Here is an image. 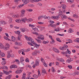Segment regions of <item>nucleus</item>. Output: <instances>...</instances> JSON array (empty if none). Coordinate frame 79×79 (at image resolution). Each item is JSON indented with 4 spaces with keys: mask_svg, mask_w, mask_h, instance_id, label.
<instances>
[{
    "mask_svg": "<svg viewBox=\"0 0 79 79\" xmlns=\"http://www.w3.org/2000/svg\"><path fill=\"white\" fill-rule=\"evenodd\" d=\"M35 62V63L32 66L33 68H35V67H36L37 66L39 65V62L38 61V60H36Z\"/></svg>",
    "mask_w": 79,
    "mask_h": 79,
    "instance_id": "obj_1",
    "label": "nucleus"
},
{
    "mask_svg": "<svg viewBox=\"0 0 79 79\" xmlns=\"http://www.w3.org/2000/svg\"><path fill=\"white\" fill-rule=\"evenodd\" d=\"M23 71V70L20 69V68L18 69L16 71H15V73L16 74H20V73H21Z\"/></svg>",
    "mask_w": 79,
    "mask_h": 79,
    "instance_id": "obj_2",
    "label": "nucleus"
},
{
    "mask_svg": "<svg viewBox=\"0 0 79 79\" xmlns=\"http://www.w3.org/2000/svg\"><path fill=\"white\" fill-rule=\"evenodd\" d=\"M22 1L24 3H25V5H27L28 3L30 2L31 0H22Z\"/></svg>",
    "mask_w": 79,
    "mask_h": 79,
    "instance_id": "obj_3",
    "label": "nucleus"
},
{
    "mask_svg": "<svg viewBox=\"0 0 79 79\" xmlns=\"http://www.w3.org/2000/svg\"><path fill=\"white\" fill-rule=\"evenodd\" d=\"M47 74V72L44 69H42V76H44L45 74Z\"/></svg>",
    "mask_w": 79,
    "mask_h": 79,
    "instance_id": "obj_4",
    "label": "nucleus"
},
{
    "mask_svg": "<svg viewBox=\"0 0 79 79\" xmlns=\"http://www.w3.org/2000/svg\"><path fill=\"white\" fill-rule=\"evenodd\" d=\"M28 40L29 41H30L31 42L32 44L34 43V40L32 39V38H31V37H29Z\"/></svg>",
    "mask_w": 79,
    "mask_h": 79,
    "instance_id": "obj_5",
    "label": "nucleus"
},
{
    "mask_svg": "<svg viewBox=\"0 0 79 79\" xmlns=\"http://www.w3.org/2000/svg\"><path fill=\"white\" fill-rule=\"evenodd\" d=\"M32 44H33V45H34V46H33L34 48H35V47L36 48H39V46H38V44H37V43H35V42H34Z\"/></svg>",
    "mask_w": 79,
    "mask_h": 79,
    "instance_id": "obj_6",
    "label": "nucleus"
},
{
    "mask_svg": "<svg viewBox=\"0 0 79 79\" xmlns=\"http://www.w3.org/2000/svg\"><path fill=\"white\" fill-rule=\"evenodd\" d=\"M66 8V6L64 4H63L62 5V9H63V12H64L65 11V9Z\"/></svg>",
    "mask_w": 79,
    "mask_h": 79,
    "instance_id": "obj_7",
    "label": "nucleus"
},
{
    "mask_svg": "<svg viewBox=\"0 0 79 79\" xmlns=\"http://www.w3.org/2000/svg\"><path fill=\"white\" fill-rule=\"evenodd\" d=\"M53 50L55 52H56V53H59L60 52V51L59 50H58L56 48H52Z\"/></svg>",
    "mask_w": 79,
    "mask_h": 79,
    "instance_id": "obj_8",
    "label": "nucleus"
},
{
    "mask_svg": "<svg viewBox=\"0 0 79 79\" xmlns=\"http://www.w3.org/2000/svg\"><path fill=\"white\" fill-rule=\"evenodd\" d=\"M10 68H18V66L15 64H13L10 66Z\"/></svg>",
    "mask_w": 79,
    "mask_h": 79,
    "instance_id": "obj_9",
    "label": "nucleus"
},
{
    "mask_svg": "<svg viewBox=\"0 0 79 79\" xmlns=\"http://www.w3.org/2000/svg\"><path fill=\"white\" fill-rule=\"evenodd\" d=\"M12 16L13 18H18L19 17V15L18 14H14Z\"/></svg>",
    "mask_w": 79,
    "mask_h": 79,
    "instance_id": "obj_10",
    "label": "nucleus"
},
{
    "mask_svg": "<svg viewBox=\"0 0 79 79\" xmlns=\"http://www.w3.org/2000/svg\"><path fill=\"white\" fill-rule=\"evenodd\" d=\"M3 71L4 73L6 75H9V74H10V73H9V72H8V71H7L8 72H7V71H5V70H3Z\"/></svg>",
    "mask_w": 79,
    "mask_h": 79,
    "instance_id": "obj_11",
    "label": "nucleus"
},
{
    "mask_svg": "<svg viewBox=\"0 0 79 79\" xmlns=\"http://www.w3.org/2000/svg\"><path fill=\"white\" fill-rule=\"evenodd\" d=\"M60 17L62 18V19H67V17H66V16L64 15H60Z\"/></svg>",
    "mask_w": 79,
    "mask_h": 79,
    "instance_id": "obj_12",
    "label": "nucleus"
},
{
    "mask_svg": "<svg viewBox=\"0 0 79 79\" xmlns=\"http://www.w3.org/2000/svg\"><path fill=\"white\" fill-rule=\"evenodd\" d=\"M65 52L66 55H68V54H69V55H70V54H71V52L69 50L68 48L67 49V51L66 52Z\"/></svg>",
    "mask_w": 79,
    "mask_h": 79,
    "instance_id": "obj_13",
    "label": "nucleus"
},
{
    "mask_svg": "<svg viewBox=\"0 0 79 79\" xmlns=\"http://www.w3.org/2000/svg\"><path fill=\"white\" fill-rule=\"evenodd\" d=\"M37 51H35V52H33L32 53V55L33 56H35V55H37Z\"/></svg>",
    "mask_w": 79,
    "mask_h": 79,
    "instance_id": "obj_14",
    "label": "nucleus"
},
{
    "mask_svg": "<svg viewBox=\"0 0 79 79\" xmlns=\"http://www.w3.org/2000/svg\"><path fill=\"white\" fill-rule=\"evenodd\" d=\"M24 5V4H22V5H20L19 6H18L17 7V8L18 9H19L21 8H22L23 6Z\"/></svg>",
    "mask_w": 79,
    "mask_h": 79,
    "instance_id": "obj_15",
    "label": "nucleus"
},
{
    "mask_svg": "<svg viewBox=\"0 0 79 79\" xmlns=\"http://www.w3.org/2000/svg\"><path fill=\"white\" fill-rule=\"evenodd\" d=\"M26 78V73H23V77L22 79H25Z\"/></svg>",
    "mask_w": 79,
    "mask_h": 79,
    "instance_id": "obj_16",
    "label": "nucleus"
},
{
    "mask_svg": "<svg viewBox=\"0 0 79 79\" xmlns=\"http://www.w3.org/2000/svg\"><path fill=\"white\" fill-rule=\"evenodd\" d=\"M35 39L37 41L38 43L39 44H41L42 43V41L40 40H38L37 39Z\"/></svg>",
    "mask_w": 79,
    "mask_h": 79,
    "instance_id": "obj_17",
    "label": "nucleus"
},
{
    "mask_svg": "<svg viewBox=\"0 0 79 79\" xmlns=\"http://www.w3.org/2000/svg\"><path fill=\"white\" fill-rule=\"evenodd\" d=\"M15 44L17 45H19V46H21V43H18V42H16L15 43Z\"/></svg>",
    "mask_w": 79,
    "mask_h": 79,
    "instance_id": "obj_18",
    "label": "nucleus"
},
{
    "mask_svg": "<svg viewBox=\"0 0 79 79\" xmlns=\"http://www.w3.org/2000/svg\"><path fill=\"white\" fill-rule=\"evenodd\" d=\"M12 41L13 42H16V39H15V37H14L13 36H12Z\"/></svg>",
    "mask_w": 79,
    "mask_h": 79,
    "instance_id": "obj_19",
    "label": "nucleus"
},
{
    "mask_svg": "<svg viewBox=\"0 0 79 79\" xmlns=\"http://www.w3.org/2000/svg\"><path fill=\"white\" fill-rule=\"evenodd\" d=\"M57 60L61 62H64V60L63 59H58Z\"/></svg>",
    "mask_w": 79,
    "mask_h": 79,
    "instance_id": "obj_20",
    "label": "nucleus"
},
{
    "mask_svg": "<svg viewBox=\"0 0 79 79\" xmlns=\"http://www.w3.org/2000/svg\"><path fill=\"white\" fill-rule=\"evenodd\" d=\"M40 0H31V2L34 3V2H39V1H40Z\"/></svg>",
    "mask_w": 79,
    "mask_h": 79,
    "instance_id": "obj_21",
    "label": "nucleus"
},
{
    "mask_svg": "<svg viewBox=\"0 0 79 79\" xmlns=\"http://www.w3.org/2000/svg\"><path fill=\"white\" fill-rule=\"evenodd\" d=\"M20 30L22 32H24L25 31H26V30L24 28H21L20 29Z\"/></svg>",
    "mask_w": 79,
    "mask_h": 79,
    "instance_id": "obj_22",
    "label": "nucleus"
},
{
    "mask_svg": "<svg viewBox=\"0 0 79 79\" xmlns=\"http://www.w3.org/2000/svg\"><path fill=\"white\" fill-rule=\"evenodd\" d=\"M0 48L1 49H3L4 48V46L3 45V44L2 43H0Z\"/></svg>",
    "mask_w": 79,
    "mask_h": 79,
    "instance_id": "obj_23",
    "label": "nucleus"
},
{
    "mask_svg": "<svg viewBox=\"0 0 79 79\" xmlns=\"http://www.w3.org/2000/svg\"><path fill=\"white\" fill-rule=\"evenodd\" d=\"M0 23L1 24H3V25H5L6 24L5 22L3 21H1L0 22Z\"/></svg>",
    "mask_w": 79,
    "mask_h": 79,
    "instance_id": "obj_24",
    "label": "nucleus"
},
{
    "mask_svg": "<svg viewBox=\"0 0 79 79\" xmlns=\"http://www.w3.org/2000/svg\"><path fill=\"white\" fill-rule=\"evenodd\" d=\"M11 77V75H9L8 77H6V78L5 79H10Z\"/></svg>",
    "mask_w": 79,
    "mask_h": 79,
    "instance_id": "obj_25",
    "label": "nucleus"
},
{
    "mask_svg": "<svg viewBox=\"0 0 79 79\" xmlns=\"http://www.w3.org/2000/svg\"><path fill=\"white\" fill-rule=\"evenodd\" d=\"M49 42V41H45V40H44L43 43L44 44H48Z\"/></svg>",
    "mask_w": 79,
    "mask_h": 79,
    "instance_id": "obj_26",
    "label": "nucleus"
},
{
    "mask_svg": "<svg viewBox=\"0 0 79 79\" xmlns=\"http://www.w3.org/2000/svg\"><path fill=\"white\" fill-rule=\"evenodd\" d=\"M10 45L8 43H6V47H7V48H10Z\"/></svg>",
    "mask_w": 79,
    "mask_h": 79,
    "instance_id": "obj_27",
    "label": "nucleus"
},
{
    "mask_svg": "<svg viewBox=\"0 0 79 79\" xmlns=\"http://www.w3.org/2000/svg\"><path fill=\"white\" fill-rule=\"evenodd\" d=\"M27 11H29V12H32L33 10L32 9H27Z\"/></svg>",
    "mask_w": 79,
    "mask_h": 79,
    "instance_id": "obj_28",
    "label": "nucleus"
},
{
    "mask_svg": "<svg viewBox=\"0 0 79 79\" xmlns=\"http://www.w3.org/2000/svg\"><path fill=\"white\" fill-rule=\"evenodd\" d=\"M6 63V62L5 60L2 61L1 63V64H2V65H5Z\"/></svg>",
    "mask_w": 79,
    "mask_h": 79,
    "instance_id": "obj_29",
    "label": "nucleus"
},
{
    "mask_svg": "<svg viewBox=\"0 0 79 79\" xmlns=\"http://www.w3.org/2000/svg\"><path fill=\"white\" fill-rule=\"evenodd\" d=\"M77 39H76L74 40V42H77L78 43H79V39H78V38H77Z\"/></svg>",
    "mask_w": 79,
    "mask_h": 79,
    "instance_id": "obj_30",
    "label": "nucleus"
},
{
    "mask_svg": "<svg viewBox=\"0 0 79 79\" xmlns=\"http://www.w3.org/2000/svg\"><path fill=\"white\" fill-rule=\"evenodd\" d=\"M33 19H32L30 18L28 19H27V21H28V22H31V21H32Z\"/></svg>",
    "mask_w": 79,
    "mask_h": 79,
    "instance_id": "obj_31",
    "label": "nucleus"
},
{
    "mask_svg": "<svg viewBox=\"0 0 79 79\" xmlns=\"http://www.w3.org/2000/svg\"><path fill=\"white\" fill-rule=\"evenodd\" d=\"M73 74H74V76H76V75L77 74V75H79V72H77L76 73H73Z\"/></svg>",
    "mask_w": 79,
    "mask_h": 79,
    "instance_id": "obj_32",
    "label": "nucleus"
},
{
    "mask_svg": "<svg viewBox=\"0 0 79 79\" xmlns=\"http://www.w3.org/2000/svg\"><path fill=\"white\" fill-rule=\"evenodd\" d=\"M10 49V48H7L6 47H4V50H5V51H6L7 50H9Z\"/></svg>",
    "mask_w": 79,
    "mask_h": 79,
    "instance_id": "obj_33",
    "label": "nucleus"
},
{
    "mask_svg": "<svg viewBox=\"0 0 79 79\" xmlns=\"http://www.w3.org/2000/svg\"><path fill=\"white\" fill-rule=\"evenodd\" d=\"M21 13L23 14H25V12H26V10H22L21 11Z\"/></svg>",
    "mask_w": 79,
    "mask_h": 79,
    "instance_id": "obj_34",
    "label": "nucleus"
},
{
    "mask_svg": "<svg viewBox=\"0 0 79 79\" xmlns=\"http://www.w3.org/2000/svg\"><path fill=\"white\" fill-rule=\"evenodd\" d=\"M20 61H24V57H20Z\"/></svg>",
    "mask_w": 79,
    "mask_h": 79,
    "instance_id": "obj_35",
    "label": "nucleus"
},
{
    "mask_svg": "<svg viewBox=\"0 0 79 79\" xmlns=\"http://www.w3.org/2000/svg\"><path fill=\"white\" fill-rule=\"evenodd\" d=\"M71 61L70 60V59H68L66 60V62L68 63H71Z\"/></svg>",
    "mask_w": 79,
    "mask_h": 79,
    "instance_id": "obj_36",
    "label": "nucleus"
},
{
    "mask_svg": "<svg viewBox=\"0 0 79 79\" xmlns=\"http://www.w3.org/2000/svg\"><path fill=\"white\" fill-rule=\"evenodd\" d=\"M60 39L59 38H56V40H57L58 42H61V40H60Z\"/></svg>",
    "mask_w": 79,
    "mask_h": 79,
    "instance_id": "obj_37",
    "label": "nucleus"
},
{
    "mask_svg": "<svg viewBox=\"0 0 79 79\" xmlns=\"http://www.w3.org/2000/svg\"><path fill=\"white\" fill-rule=\"evenodd\" d=\"M63 12L62 11H60L59 12V16H61V15H62V14L63 13Z\"/></svg>",
    "mask_w": 79,
    "mask_h": 79,
    "instance_id": "obj_38",
    "label": "nucleus"
},
{
    "mask_svg": "<svg viewBox=\"0 0 79 79\" xmlns=\"http://www.w3.org/2000/svg\"><path fill=\"white\" fill-rule=\"evenodd\" d=\"M33 76L34 77V78H35V79L38 78V76L35 74H34Z\"/></svg>",
    "mask_w": 79,
    "mask_h": 79,
    "instance_id": "obj_39",
    "label": "nucleus"
},
{
    "mask_svg": "<svg viewBox=\"0 0 79 79\" xmlns=\"http://www.w3.org/2000/svg\"><path fill=\"white\" fill-rule=\"evenodd\" d=\"M43 18V16H39L38 17V20H39L40 19H42Z\"/></svg>",
    "mask_w": 79,
    "mask_h": 79,
    "instance_id": "obj_40",
    "label": "nucleus"
},
{
    "mask_svg": "<svg viewBox=\"0 0 79 79\" xmlns=\"http://www.w3.org/2000/svg\"><path fill=\"white\" fill-rule=\"evenodd\" d=\"M20 34H21V31H17V34H18V35H20Z\"/></svg>",
    "mask_w": 79,
    "mask_h": 79,
    "instance_id": "obj_41",
    "label": "nucleus"
},
{
    "mask_svg": "<svg viewBox=\"0 0 79 79\" xmlns=\"http://www.w3.org/2000/svg\"><path fill=\"white\" fill-rule=\"evenodd\" d=\"M32 34H35V35H38L39 34V33L37 32H35V31H33L32 32Z\"/></svg>",
    "mask_w": 79,
    "mask_h": 79,
    "instance_id": "obj_42",
    "label": "nucleus"
},
{
    "mask_svg": "<svg viewBox=\"0 0 79 79\" xmlns=\"http://www.w3.org/2000/svg\"><path fill=\"white\" fill-rule=\"evenodd\" d=\"M15 21L17 23H20L21 22V20L19 19V20L18 19H17L15 20Z\"/></svg>",
    "mask_w": 79,
    "mask_h": 79,
    "instance_id": "obj_43",
    "label": "nucleus"
},
{
    "mask_svg": "<svg viewBox=\"0 0 79 79\" xmlns=\"http://www.w3.org/2000/svg\"><path fill=\"white\" fill-rule=\"evenodd\" d=\"M61 53L62 55H66V52H61Z\"/></svg>",
    "mask_w": 79,
    "mask_h": 79,
    "instance_id": "obj_44",
    "label": "nucleus"
},
{
    "mask_svg": "<svg viewBox=\"0 0 79 79\" xmlns=\"http://www.w3.org/2000/svg\"><path fill=\"white\" fill-rule=\"evenodd\" d=\"M29 26L30 27H35V25H32L31 24H30L29 25Z\"/></svg>",
    "mask_w": 79,
    "mask_h": 79,
    "instance_id": "obj_45",
    "label": "nucleus"
},
{
    "mask_svg": "<svg viewBox=\"0 0 79 79\" xmlns=\"http://www.w3.org/2000/svg\"><path fill=\"white\" fill-rule=\"evenodd\" d=\"M27 44L30 45H31V46H34V45L32 44L31 43H30V42H28Z\"/></svg>",
    "mask_w": 79,
    "mask_h": 79,
    "instance_id": "obj_46",
    "label": "nucleus"
},
{
    "mask_svg": "<svg viewBox=\"0 0 79 79\" xmlns=\"http://www.w3.org/2000/svg\"><path fill=\"white\" fill-rule=\"evenodd\" d=\"M43 65H44L45 67H47L48 66V64H46L45 63H43Z\"/></svg>",
    "mask_w": 79,
    "mask_h": 79,
    "instance_id": "obj_47",
    "label": "nucleus"
},
{
    "mask_svg": "<svg viewBox=\"0 0 79 79\" xmlns=\"http://www.w3.org/2000/svg\"><path fill=\"white\" fill-rule=\"evenodd\" d=\"M51 70L52 72H55V69H54V68L53 67H52Z\"/></svg>",
    "mask_w": 79,
    "mask_h": 79,
    "instance_id": "obj_48",
    "label": "nucleus"
},
{
    "mask_svg": "<svg viewBox=\"0 0 79 79\" xmlns=\"http://www.w3.org/2000/svg\"><path fill=\"white\" fill-rule=\"evenodd\" d=\"M41 61L42 62V63H45L44 62L45 61V60H44V58H41Z\"/></svg>",
    "mask_w": 79,
    "mask_h": 79,
    "instance_id": "obj_49",
    "label": "nucleus"
},
{
    "mask_svg": "<svg viewBox=\"0 0 79 79\" xmlns=\"http://www.w3.org/2000/svg\"><path fill=\"white\" fill-rule=\"evenodd\" d=\"M56 19H58L60 18V15H57L56 16H55Z\"/></svg>",
    "mask_w": 79,
    "mask_h": 79,
    "instance_id": "obj_50",
    "label": "nucleus"
},
{
    "mask_svg": "<svg viewBox=\"0 0 79 79\" xmlns=\"http://www.w3.org/2000/svg\"><path fill=\"white\" fill-rule=\"evenodd\" d=\"M24 14L22 13L20 15V17L22 18L23 17H24Z\"/></svg>",
    "mask_w": 79,
    "mask_h": 79,
    "instance_id": "obj_51",
    "label": "nucleus"
},
{
    "mask_svg": "<svg viewBox=\"0 0 79 79\" xmlns=\"http://www.w3.org/2000/svg\"><path fill=\"white\" fill-rule=\"evenodd\" d=\"M32 29H33V30H34V31H36V30H37V31H39V30H38V28H32Z\"/></svg>",
    "mask_w": 79,
    "mask_h": 79,
    "instance_id": "obj_52",
    "label": "nucleus"
},
{
    "mask_svg": "<svg viewBox=\"0 0 79 79\" xmlns=\"http://www.w3.org/2000/svg\"><path fill=\"white\" fill-rule=\"evenodd\" d=\"M68 19H69L70 20H71V21H73V22L74 21V19H73L70 18V17L68 18Z\"/></svg>",
    "mask_w": 79,
    "mask_h": 79,
    "instance_id": "obj_53",
    "label": "nucleus"
},
{
    "mask_svg": "<svg viewBox=\"0 0 79 79\" xmlns=\"http://www.w3.org/2000/svg\"><path fill=\"white\" fill-rule=\"evenodd\" d=\"M51 18L54 19H56V17H55V16H52L51 17Z\"/></svg>",
    "mask_w": 79,
    "mask_h": 79,
    "instance_id": "obj_54",
    "label": "nucleus"
},
{
    "mask_svg": "<svg viewBox=\"0 0 79 79\" xmlns=\"http://www.w3.org/2000/svg\"><path fill=\"white\" fill-rule=\"evenodd\" d=\"M38 76L39 77L40 76V71L38 70Z\"/></svg>",
    "mask_w": 79,
    "mask_h": 79,
    "instance_id": "obj_55",
    "label": "nucleus"
},
{
    "mask_svg": "<svg viewBox=\"0 0 79 79\" xmlns=\"http://www.w3.org/2000/svg\"><path fill=\"white\" fill-rule=\"evenodd\" d=\"M68 67L69 69H72V66L71 65H68Z\"/></svg>",
    "mask_w": 79,
    "mask_h": 79,
    "instance_id": "obj_56",
    "label": "nucleus"
},
{
    "mask_svg": "<svg viewBox=\"0 0 79 79\" xmlns=\"http://www.w3.org/2000/svg\"><path fill=\"white\" fill-rule=\"evenodd\" d=\"M30 48H28V49L26 50V52H29L30 51Z\"/></svg>",
    "mask_w": 79,
    "mask_h": 79,
    "instance_id": "obj_57",
    "label": "nucleus"
},
{
    "mask_svg": "<svg viewBox=\"0 0 79 79\" xmlns=\"http://www.w3.org/2000/svg\"><path fill=\"white\" fill-rule=\"evenodd\" d=\"M15 61L16 62H17V63H18V64H19V60L18 59H16L15 60Z\"/></svg>",
    "mask_w": 79,
    "mask_h": 79,
    "instance_id": "obj_58",
    "label": "nucleus"
},
{
    "mask_svg": "<svg viewBox=\"0 0 79 79\" xmlns=\"http://www.w3.org/2000/svg\"><path fill=\"white\" fill-rule=\"evenodd\" d=\"M59 63L58 62H56V65L57 66H58V65H59Z\"/></svg>",
    "mask_w": 79,
    "mask_h": 79,
    "instance_id": "obj_59",
    "label": "nucleus"
},
{
    "mask_svg": "<svg viewBox=\"0 0 79 79\" xmlns=\"http://www.w3.org/2000/svg\"><path fill=\"white\" fill-rule=\"evenodd\" d=\"M25 61L26 62H29V60H28V58H26V59H25Z\"/></svg>",
    "mask_w": 79,
    "mask_h": 79,
    "instance_id": "obj_60",
    "label": "nucleus"
},
{
    "mask_svg": "<svg viewBox=\"0 0 79 79\" xmlns=\"http://www.w3.org/2000/svg\"><path fill=\"white\" fill-rule=\"evenodd\" d=\"M25 38L27 40H28V37L27 36V35H25L24 36Z\"/></svg>",
    "mask_w": 79,
    "mask_h": 79,
    "instance_id": "obj_61",
    "label": "nucleus"
},
{
    "mask_svg": "<svg viewBox=\"0 0 79 79\" xmlns=\"http://www.w3.org/2000/svg\"><path fill=\"white\" fill-rule=\"evenodd\" d=\"M63 50H66V49H67V48H66V47H65L64 46H63Z\"/></svg>",
    "mask_w": 79,
    "mask_h": 79,
    "instance_id": "obj_62",
    "label": "nucleus"
},
{
    "mask_svg": "<svg viewBox=\"0 0 79 79\" xmlns=\"http://www.w3.org/2000/svg\"><path fill=\"white\" fill-rule=\"evenodd\" d=\"M7 53H8V55H10V52L9 51H7Z\"/></svg>",
    "mask_w": 79,
    "mask_h": 79,
    "instance_id": "obj_63",
    "label": "nucleus"
},
{
    "mask_svg": "<svg viewBox=\"0 0 79 79\" xmlns=\"http://www.w3.org/2000/svg\"><path fill=\"white\" fill-rule=\"evenodd\" d=\"M60 50H63V47H60Z\"/></svg>",
    "mask_w": 79,
    "mask_h": 79,
    "instance_id": "obj_64",
    "label": "nucleus"
}]
</instances>
